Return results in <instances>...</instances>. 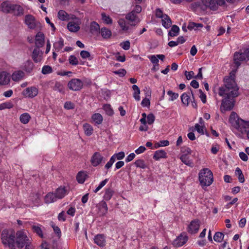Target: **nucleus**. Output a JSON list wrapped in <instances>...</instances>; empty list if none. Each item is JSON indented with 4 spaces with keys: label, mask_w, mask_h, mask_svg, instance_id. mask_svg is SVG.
Segmentation results:
<instances>
[{
    "label": "nucleus",
    "mask_w": 249,
    "mask_h": 249,
    "mask_svg": "<svg viewBox=\"0 0 249 249\" xmlns=\"http://www.w3.org/2000/svg\"><path fill=\"white\" fill-rule=\"evenodd\" d=\"M234 72L230 73V76L224 79V86L218 88V94L223 97L221 108L224 110H231L235 105V98L239 95V87L234 80Z\"/></svg>",
    "instance_id": "nucleus-1"
},
{
    "label": "nucleus",
    "mask_w": 249,
    "mask_h": 249,
    "mask_svg": "<svg viewBox=\"0 0 249 249\" xmlns=\"http://www.w3.org/2000/svg\"><path fill=\"white\" fill-rule=\"evenodd\" d=\"M1 240L2 244L10 249H16L15 232L12 231L4 230L1 233Z\"/></svg>",
    "instance_id": "nucleus-2"
},
{
    "label": "nucleus",
    "mask_w": 249,
    "mask_h": 249,
    "mask_svg": "<svg viewBox=\"0 0 249 249\" xmlns=\"http://www.w3.org/2000/svg\"><path fill=\"white\" fill-rule=\"evenodd\" d=\"M199 180L203 187L210 186L213 182V174L208 168H204L199 173Z\"/></svg>",
    "instance_id": "nucleus-3"
},
{
    "label": "nucleus",
    "mask_w": 249,
    "mask_h": 249,
    "mask_svg": "<svg viewBox=\"0 0 249 249\" xmlns=\"http://www.w3.org/2000/svg\"><path fill=\"white\" fill-rule=\"evenodd\" d=\"M15 245L18 248H22L29 242L30 238L22 231H18L16 233Z\"/></svg>",
    "instance_id": "nucleus-4"
},
{
    "label": "nucleus",
    "mask_w": 249,
    "mask_h": 249,
    "mask_svg": "<svg viewBox=\"0 0 249 249\" xmlns=\"http://www.w3.org/2000/svg\"><path fill=\"white\" fill-rule=\"evenodd\" d=\"M249 60V49H246L243 53L236 52L234 54V61L238 67L241 62Z\"/></svg>",
    "instance_id": "nucleus-5"
},
{
    "label": "nucleus",
    "mask_w": 249,
    "mask_h": 249,
    "mask_svg": "<svg viewBox=\"0 0 249 249\" xmlns=\"http://www.w3.org/2000/svg\"><path fill=\"white\" fill-rule=\"evenodd\" d=\"M202 3L212 10H216L218 6L225 5V0H202Z\"/></svg>",
    "instance_id": "nucleus-6"
},
{
    "label": "nucleus",
    "mask_w": 249,
    "mask_h": 249,
    "mask_svg": "<svg viewBox=\"0 0 249 249\" xmlns=\"http://www.w3.org/2000/svg\"><path fill=\"white\" fill-rule=\"evenodd\" d=\"M83 86L82 81L77 78L72 79L68 83L69 89L73 91L80 90Z\"/></svg>",
    "instance_id": "nucleus-7"
},
{
    "label": "nucleus",
    "mask_w": 249,
    "mask_h": 249,
    "mask_svg": "<svg viewBox=\"0 0 249 249\" xmlns=\"http://www.w3.org/2000/svg\"><path fill=\"white\" fill-rule=\"evenodd\" d=\"M236 128L242 133L249 130V121L238 118L235 121Z\"/></svg>",
    "instance_id": "nucleus-8"
},
{
    "label": "nucleus",
    "mask_w": 249,
    "mask_h": 249,
    "mask_svg": "<svg viewBox=\"0 0 249 249\" xmlns=\"http://www.w3.org/2000/svg\"><path fill=\"white\" fill-rule=\"evenodd\" d=\"M25 23L31 29H35L37 26L38 24H39L36 21L35 17L31 15H27L25 16Z\"/></svg>",
    "instance_id": "nucleus-9"
},
{
    "label": "nucleus",
    "mask_w": 249,
    "mask_h": 249,
    "mask_svg": "<svg viewBox=\"0 0 249 249\" xmlns=\"http://www.w3.org/2000/svg\"><path fill=\"white\" fill-rule=\"evenodd\" d=\"M38 93V89L35 87H31L26 88L22 92V94L26 97L34 98Z\"/></svg>",
    "instance_id": "nucleus-10"
},
{
    "label": "nucleus",
    "mask_w": 249,
    "mask_h": 249,
    "mask_svg": "<svg viewBox=\"0 0 249 249\" xmlns=\"http://www.w3.org/2000/svg\"><path fill=\"white\" fill-rule=\"evenodd\" d=\"M125 18L129 21V24L131 26H135L140 22V19L138 16L134 13V11H131L128 13Z\"/></svg>",
    "instance_id": "nucleus-11"
},
{
    "label": "nucleus",
    "mask_w": 249,
    "mask_h": 249,
    "mask_svg": "<svg viewBox=\"0 0 249 249\" xmlns=\"http://www.w3.org/2000/svg\"><path fill=\"white\" fill-rule=\"evenodd\" d=\"M188 240V236L184 233H181L174 241L173 244L176 247L183 246Z\"/></svg>",
    "instance_id": "nucleus-12"
},
{
    "label": "nucleus",
    "mask_w": 249,
    "mask_h": 249,
    "mask_svg": "<svg viewBox=\"0 0 249 249\" xmlns=\"http://www.w3.org/2000/svg\"><path fill=\"white\" fill-rule=\"evenodd\" d=\"M43 52L39 48H36L33 50L32 58L36 63L40 62L42 59Z\"/></svg>",
    "instance_id": "nucleus-13"
},
{
    "label": "nucleus",
    "mask_w": 249,
    "mask_h": 249,
    "mask_svg": "<svg viewBox=\"0 0 249 249\" xmlns=\"http://www.w3.org/2000/svg\"><path fill=\"white\" fill-rule=\"evenodd\" d=\"M103 160V157L99 153L95 152L92 156L90 161L93 166L99 165Z\"/></svg>",
    "instance_id": "nucleus-14"
},
{
    "label": "nucleus",
    "mask_w": 249,
    "mask_h": 249,
    "mask_svg": "<svg viewBox=\"0 0 249 249\" xmlns=\"http://www.w3.org/2000/svg\"><path fill=\"white\" fill-rule=\"evenodd\" d=\"M44 35L41 32H38L36 36L35 45L36 48H39L44 46L45 43Z\"/></svg>",
    "instance_id": "nucleus-15"
},
{
    "label": "nucleus",
    "mask_w": 249,
    "mask_h": 249,
    "mask_svg": "<svg viewBox=\"0 0 249 249\" xmlns=\"http://www.w3.org/2000/svg\"><path fill=\"white\" fill-rule=\"evenodd\" d=\"M199 228V223L198 220H194L191 221L188 227V231L191 233H196Z\"/></svg>",
    "instance_id": "nucleus-16"
},
{
    "label": "nucleus",
    "mask_w": 249,
    "mask_h": 249,
    "mask_svg": "<svg viewBox=\"0 0 249 249\" xmlns=\"http://www.w3.org/2000/svg\"><path fill=\"white\" fill-rule=\"evenodd\" d=\"M14 4H12L9 1H5L2 2L0 5L1 11L5 13H9L12 11Z\"/></svg>",
    "instance_id": "nucleus-17"
},
{
    "label": "nucleus",
    "mask_w": 249,
    "mask_h": 249,
    "mask_svg": "<svg viewBox=\"0 0 249 249\" xmlns=\"http://www.w3.org/2000/svg\"><path fill=\"white\" fill-rule=\"evenodd\" d=\"M94 243L98 246L103 247L106 245V239L103 234H99L96 235L94 238Z\"/></svg>",
    "instance_id": "nucleus-18"
},
{
    "label": "nucleus",
    "mask_w": 249,
    "mask_h": 249,
    "mask_svg": "<svg viewBox=\"0 0 249 249\" xmlns=\"http://www.w3.org/2000/svg\"><path fill=\"white\" fill-rule=\"evenodd\" d=\"M10 75L6 71H2L0 73V85H6L10 82Z\"/></svg>",
    "instance_id": "nucleus-19"
},
{
    "label": "nucleus",
    "mask_w": 249,
    "mask_h": 249,
    "mask_svg": "<svg viewBox=\"0 0 249 249\" xmlns=\"http://www.w3.org/2000/svg\"><path fill=\"white\" fill-rule=\"evenodd\" d=\"M24 76L25 73L19 70L14 71L11 75V78L13 81L18 82L22 79Z\"/></svg>",
    "instance_id": "nucleus-20"
},
{
    "label": "nucleus",
    "mask_w": 249,
    "mask_h": 249,
    "mask_svg": "<svg viewBox=\"0 0 249 249\" xmlns=\"http://www.w3.org/2000/svg\"><path fill=\"white\" fill-rule=\"evenodd\" d=\"M67 194V190L65 187H59L55 192V195L57 199H61L64 197Z\"/></svg>",
    "instance_id": "nucleus-21"
},
{
    "label": "nucleus",
    "mask_w": 249,
    "mask_h": 249,
    "mask_svg": "<svg viewBox=\"0 0 249 249\" xmlns=\"http://www.w3.org/2000/svg\"><path fill=\"white\" fill-rule=\"evenodd\" d=\"M11 13L17 16H20L23 14V9L19 5L14 4Z\"/></svg>",
    "instance_id": "nucleus-22"
},
{
    "label": "nucleus",
    "mask_w": 249,
    "mask_h": 249,
    "mask_svg": "<svg viewBox=\"0 0 249 249\" xmlns=\"http://www.w3.org/2000/svg\"><path fill=\"white\" fill-rule=\"evenodd\" d=\"M67 28L70 31L72 32H77L80 29L78 24L73 21L69 22L67 25Z\"/></svg>",
    "instance_id": "nucleus-23"
},
{
    "label": "nucleus",
    "mask_w": 249,
    "mask_h": 249,
    "mask_svg": "<svg viewBox=\"0 0 249 249\" xmlns=\"http://www.w3.org/2000/svg\"><path fill=\"white\" fill-rule=\"evenodd\" d=\"M162 24L166 29L171 27L172 21L167 15H164L163 18H162Z\"/></svg>",
    "instance_id": "nucleus-24"
},
{
    "label": "nucleus",
    "mask_w": 249,
    "mask_h": 249,
    "mask_svg": "<svg viewBox=\"0 0 249 249\" xmlns=\"http://www.w3.org/2000/svg\"><path fill=\"white\" fill-rule=\"evenodd\" d=\"M180 159L185 164L190 167H193L194 166L193 162L189 159V157L187 156L186 154H182L180 156Z\"/></svg>",
    "instance_id": "nucleus-25"
},
{
    "label": "nucleus",
    "mask_w": 249,
    "mask_h": 249,
    "mask_svg": "<svg viewBox=\"0 0 249 249\" xmlns=\"http://www.w3.org/2000/svg\"><path fill=\"white\" fill-rule=\"evenodd\" d=\"M166 157V153L162 150L156 151L153 156V158L158 160L161 158H165Z\"/></svg>",
    "instance_id": "nucleus-26"
},
{
    "label": "nucleus",
    "mask_w": 249,
    "mask_h": 249,
    "mask_svg": "<svg viewBox=\"0 0 249 249\" xmlns=\"http://www.w3.org/2000/svg\"><path fill=\"white\" fill-rule=\"evenodd\" d=\"M57 199L54 193H49L45 197V202L46 203H50L54 202Z\"/></svg>",
    "instance_id": "nucleus-27"
},
{
    "label": "nucleus",
    "mask_w": 249,
    "mask_h": 249,
    "mask_svg": "<svg viewBox=\"0 0 249 249\" xmlns=\"http://www.w3.org/2000/svg\"><path fill=\"white\" fill-rule=\"evenodd\" d=\"M91 119L97 124H100L103 122V117L100 113H94L92 115Z\"/></svg>",
    "instance_id": "nucleus-28"
},
{
    "label": "nucleus",
    "mask_w": 249,
    "mask_h": 249,
    "mask_svg": "<svg viewBox=\"0 0 249 249\" xmlns=\"http://www.w3.org/2000/svg\"><path fill=\"white\" fill-rule=\"evenodd\" d=\"M87 177V175L85 172L80 171L76 176V179L79 183H83Z\"/></svg>",
    "instance_id": "nucleus-29"
},
{
    "label": "nucleus",
    "mask_w": 249,
    "mask_h": 249,
    "mask_svg": "<svg viewBox=\"0 0 249 249\" xmlns=\"http://www.w3.org/2000/svg\"><path fill=\"white\" fill-rule=\"evenodd\" d=\"M53 89L54 91H57L63 94L65 92L63 85L60 82L58 81L55 82L54 86L53 87Z\"/></svg>",
    "instance_id": "nucleus-30"
},
{
    "label": "nucleus",
    "mask_w": 249,
    "mask_h": 249,
    "mask_svg": "<svg viewBox=\"0 0 249 249\" xmlns=\"http://www.w3.org/2000/svg\"><path fill=\"white\" fill-rule=\"evenodd\" d=\"M179 31V27L174 25L172 26L171 30L168 33V36H176L178 35Z\"/></svg>",
    "instance_id": "nucleus-31"
},
{
    "label": "nucleus",
    "mask_w": 249,
    "mask_h": 249,
    "mask_svg": "<svg viewBox=\"0 0 249 249\" xmlns=\"http://www.w3.org/2000/svg\"><path fill=\"white\" fill-rule=\"evenodd\" d=\"M100 26L95 21H93L90 24V32L92 34H97L99 32Z\"/></svg>",
    "instance_id": "nucleus-32"
},
{
    "label": "nucleus",
    "mask_w": 249,
    "mask_h": 249,
    "mask_svg": "<svg viewBox=\"0 0 249 249\" xmlns=\"http://www.w3.org/2000/svg\"><path fill=\"white\" fill-rule=\"evenodd\" d=\"M34 67L33 63L30 60H28L25 63L24 69L26 71L30 73L33 71Z\"/></svg>",
    "instance_id": "nucleus-33"
},
{
    "label": "nucleus",
    "mask_w": 249,
    "mask_h": 249,
    "mask_svg": "<svg viewBox=\"0 0 249 249\" xmlns=\"http://www.w3.org/2000/svg\"><path fill=\"white\" fill-rule=\"evenodd\" d=\"M132 89H133V90L134 91V92L133 93V97L135 98V99L136 101H140V89L136 85H133L132 86Z\"/></svg>",
    "instance_id": "nucleus-34"
},
{
    "label": "nucleus",
    "mask_w": 249,
    "mask_h": 249,
    "mask_svg": "<svg viewBox=\"0 0 249 249\" xmlns=\"http://www.w3.org/2000/svg\"><path fill=\"white\" fill-rule=\"evenodd\" d=\"M31 116L27 113L21 114L19 117L20 122L24 124H27L29 122Z\"/></svg>",
    "instance_id": "nucleus-35"
},
{
    "label": "nucleus",
    "mask_w": 249,
    "mask_h": 249,
    "mask_svg": "<svg viewBox=\"0 0 249 249\" xmlns=\"http://www.w3.org/2000/svg\"><path fill=\"white\" fill-rule=\"evenodd\" d=\"M83 128L85 133L87 136H90L92 134L93 128L88 124H85L83 125Z\"/></svg>",
    "instance_id": "nucleus-36"
},
{
    "label": "nucleus",
    "mask_w": 249,
    "mask_h": 249,
    "mask_svg": "<svg viewBox=\"0 0 249 249\" xmlns=\"http://www.w3.org/2000/svg\"><path fill=\"white\" fill-rule=\"evenodd\" d=\"M101 34L102 37L104 38H108L111 35V31L106 28H103L101 29Z\"/></svg>",
    "instance_id": "nucleus-37"
},
{
    "label": "nucleus",
    "mask_w": 249,
    "mask_h": 249,
    "mask_svg": "<svg viewBox=\"0 0 249 249\" xmlns=\"http://www.w3.org/2000/svg\"><path fill=\"white\" fill-rule=\"evenodd\" d=\"M235 174L238 177L239 181L241 183H243L245 181L244 176L243 174L242 170L238 167H237L235 170Z\"/></svg>",
    "instance_id": "nucleus-38"
},
{
    "label": "nucleus",
    "mask_w": 249,
    "mask_h": 249,
    "mask_svg": "<svg viewBox=\"0 0 249 249\" xmlns=\"http://www.w3.org/2000/svg\"><path fill=\"white\" fill-rule=\"evenodd\" d=\"M118 23L123 31L126 32L128 30L129 26L126 25V22L124 19H119Z\"/></svg>",
    "instance_id": "nucleus-39"
},
{
    "label": "nucleus",
    "mask_w": 249,
    "mask_h": 249,
    "mask_svg": "<svg viewBox=\"0 0 249 249\" xmlns=\"http://www.w3.org/2000/svg\"><path fill=\"white\" fill-rule=\"evenodd\" d=\"M190 97L186 93H184L181 96V100L182 104L185 106H188L189 103V100Z\"/></svg>",
    "instance_id": "nucleus-40"
},
{
    "label": "nucleus",
    "mask_w": 249,
    "mask_h": 249,
    "mask_svg": "<svg viewBox=\"0 0 249 249\" xmlns=\"http://www.w3.org/2000/svg\"><path fill=\"white\" fill-rule=\"evenodd\" d=\"M63 46V40L61 38H60L57 42H55L53 44V47L56 51H59Z\"/></svg>",
    "instance_id": "nucleus-41"
},
{
    "label": "nucleus",
    "mask_w": 249,
    "mask_h": 249,
    "mask_svg": "<svg viewBox=\"0 0 249 249\" xmlns=\"http://www.w3.org/2000/svg\"><path fill=\"white\" fill-rule=\"evenodd\" d=\"M58 18L61 20L68 19L69 15L64 10H60L58 13Z\"/></svg>",
    "instance_id": "nucleus-42"
},
{
    "label": "nucleus",
    "mask_w": 249,
    "mask_h": 249,
    "mask_svg": "<svg viewBox=\"0 0 249 249\" xmlns=\"http://www.w3.org/2000/svg\"><path fill=\"white\" fill-rule=\"evenodd\" d=\"M107 203L102 201L99 206V210L102 214H105L107 212Z\"/></svg>",
    "instance_id": "nucleus-43"
},
{
    "label": "nucleus",
    "mask_w": 249,
    "mask_h": 249,
    "mask_svg": "<svg viewBox=\"0 0 249 249\" xmlns=\"http://www.w3.org/2000/svg\"><path fill=\"white\" fill-rule=\"evenodd\" d=\"M114 192L110 188L106 190V192L104 196V198L106 200H109L112 197Z\"/></svg>",
    "instance_id": "nucleus-44"
},
{
    "label": "nucleus",
    "mask_w": 249,
    "mask_h": 249,
    "mask_svg": "<svg viewBox=\"0 0 249 249\" xmlns=\"http://www.w3.org/2000/svg\"><path fill=\"white\" fill-rule=\"evenodd\" d=\"M224 237V235L222 232H217L214 235L213 239L217 242H221L223 239Z\"/></svg>",
    "instance_id": "nucleus-45"
},
{
    "label": "nucleus",
    "mask_w": 249,
    "mask_h": 249,
    "mask_svg": "<svg viewBox=\"0 0 249 249\" xmlns=\"http://www.w3.org/2000/svg\"><path fill=\"white\" fill-rule=\"evenodd\" d=\"M102 20L107 24H111L112 23V20L110 17L103 13L101 14Z\"/></svg>",
    "instance_id": "nucleus-46"
},
{
    "label": "nucleus",
    "mask_w": 249,
    "mask_h": 249,
    "mask_svg": "<svg viewBox=\"0 0 249 249\" xmlns=\"http://www.w3.org/2000/svg\"><path fill=\"white\" fill-rule=\"evenodd\" d=\"M134 164L137 167H139L142 169H144L146 167V165L144 163V161L143 160H138L135 161Z\"/></svg>",
    "instance_id": "nucleus-47"
},
{
    "label": "nucleus",
    "mask_w": 249,
    "mask_h": 249,
    "mask_svg": "<svg viewBox=\"0 0 249 249\" xmlns=\"http://www.w3.org/2000/svg\"><path fill=\"white\" fill-rule=\"evenodd\" d=\"M53 70L51 67L48 65L44 66L42 69V73L43 74H47L52 73Z\"/></svg>",
    "instance_id": "nucleus-48"
},
{
    "label": "nucleus",
    "mask_w": 249,
    "mask_h": 249,
    "mask_svg": "<svg viewBox=\"0 0 249 249\" xmlns=\"http://www.w3.org/2000/svg\"><path fill=\"white\" fill-rule=\"evenodd\" d=\"M13 107V105L11 102H5L0 105V110H3L6 108H11Z\"/></svg>",
    "instance_id": "nucleus-49"
},
{
    "label": "nucleus",
    "mask_w": 249,
    "mask_h": 249,
    "mask_svg": "<svg viewBox=\"0 0 249 249\" xmlns=\"http://www.w3.org/2000/svg\"><path fill=\"white\" fill-rule=\"evenodd\" d=\"M103 108L108 115L111 116L113 114V110L109 105H104Z\"/></svg>",
    "instance_id": "nucleus-50"
},
{
    "label": "nucleus",
    "mask_w": 249,
    "mask_h": 249,
    "mask_svg": "<svg viewBox=\"0 0 249 249\" xmlns=\"http://www.w3.org/2000/svg\"><path fill=\"white\" fill-rule=\"evenodd\" d=\"M69 61L72 65H77L78 64V60L74 55H71L69 58Z\"/></svg>",
    "instance_id": "nucleus-51"
},
{
    "label": "nucleus",
    "mask_w": 249,
    "mask_h": 249,
    "mask_svg": "<svg viewBox=\"0 0 249 249\" xmlns=\"http://www.w3.org/2000/svg\"><path fill=\"white\" fill-rule=\"evenodd\" d=\"M167 94L170 96L169 100L174 101L178 97V94L177 93L173 92L171 90H169L167 92Z\"/></svg>",
    "instance_id": "nucleus-52"
},
{
    "label": "nucleus",
    "mask_w": 249,
    "mask_h": 249,
    "mask_svg": "<svg viewBox=\"0 0 249 249\" xmlns=\"http://www.w3.org/2000/svg\"><path fill=\"white\" fill-rule=\"evenodd\" d=\"M32 229L36 232L40 237H43V234L41 228L37 226L33 225L32 226Z\"/></svg>",
    "instance_id": "nucleus-53"
},
{
    "label": "nucleus",
    "mask_w": 249,
    "mask_h": 249,
    "mask_svg": "<svg viewBox=\"0 0 249 249\" xmlns=\"http://www.w3.org/2000/svg\"><path fill=\"white\" fill-rule=\"evenodd\" d=\"M121 46L125 50H128L130 49V43L129 41H125L121 44Z\"/></svg>",
    "instance_id": "nucleus-54"
},
{
    "label": "nucleus",
    "mask_w": 249,
    "mask_h": 249,
    "mask_svg": "<svg viewBox=\"0 0 249 249\" xmlns=\"http://www.w3.org/2000/svg\"><path fill=\"white\" fill-rule=\"evenodd\" d=\"M115 156H112L111 158L110 159V160L108 162H107V163L105 165V168L107 169L110 168L111 166L112 165L113 163L115 162Z\"/></svg>",
    "instance_id": "nucleus-55"
},
{
    "label": "nucleus",
    "mask_w": 249,
    "mask_h": 249,
    "mask_svg": "<svg viewBox=\"0 0 249 249\" xmlns=\"http://www.w3.org/2000/svg\"><path fill=\"white\" fill-rule=\"evenodd\" d=\"M108 181V179H105L103 181H102L99 186L96 188V189L94 191V193H97L98 191H99L102 187H103L106 184Z\"/></svg>",
    "instance_id": "nucleus-56"
},
{
    "label": "nucleus",
    "mask_w": 249,
    "mask_h": 249,
    "mask_svg": "<svg viewBox=\"0 0 249 249\" xmlns=\"http://www.w3.org/2000/svg\"><path fill=\"white\" fill-rule=\"evenodd\" d=\"M146 119L147 123L149 124H151L155 121V116L153 114L151 113L148 115Z\"/></svg>",
    "instance_id": "nucleus-57"
},
{
    "label": "nucleus",
    "mask_w": 249,
    "mask_h": 249,
    "mask_svg": "<svg viewBox=\"0 0 249 249\" xmlns=\"http://www.w3.org/2000/svg\"><path fill=\"white\" fill-rule=\"evenodd\" d=\"M195 129L200 134H204V127L203 126H201L198 124H195Z\"/></svg>",
    "instance_id": "nucleus-58"
},
{
    "label": "nucleus",
    "mask_w": 249,
    "mask_h": 249,
    "mask_svg": "<svg viewBox=\"0 0 249 249\" xmlns=\"http://www.w3.org/2000/svg\"><path fill=\"white\" fill-rule=\"evenodd\" d=\"M80 55L83 59L87 58L90 57V53L87 51H81L80 52Z\"/></svg>",
    "instance_id": "nucleus-59"
},
{
    "label": "nucleus",
    "mask_w": 249,
    "mask_h": 249,
    "mask_svg": "<svg viewBox=\"0 0 249 249\" xmlns=\"http://www.w3.org/2000/svg\"><path fill=\"white\" fill-rule=\"evenodd\" d=\"M113 73L116 74H118L120 76H124L126 73V71L124 69H122L118 71H114Z\"/></svg>",
    "instance_id": "nucleus-60"
},
{
    "label": "nucleus",
    "mask_w": 249,
    "mask_h": 249,
    "mask_svg": "<svg viewBox=\"0 0 249 249\" xmlns=\"http://www.w3.org/2000/svg\"><path fill=\"white\" fill-rule=\"evenodd\" d=\"M184 74H185L187 79H188V80H190L192 78H194V77H195L194 76V72L193 71H190L189 72L185 71Z\"/></svg>",
    "instance_id": "nucleus-61"
},
{
    "label": "nucleus",
    "mask_w": 249,
    "mask_h": 249,
    "mask_svg": "<svg viewBox=\"0 0 249 249\" xmlns=\"http://www.w3.org/2000/svg\"><path fill=\"white\" fill-rule=\"evenodd\" d=\"M125 154L124 152H120L116 154H114L113 156H115V159H117L118 160H122L124 157Z\"/></svg>",
    "instance_id": "nucleus-62"
},
{
    "label": "nucleus",
    "mask_w": 249,
    "mask_h": 249,
    "mask_svg": "<svg viewBox=\"0 0 249 249\" xmlns=\"http://www.w3.org/2000/svg\"><path fill=\"white\" fill-rule=\"evenodd\" d=\"M199 92L200 93L199 97L201 99L202 102L203 103H205L206 102V95L201 89H199Z\"/></svg>",
    "instance_id": "nucleus-63"
},
{
    "label": "nucleus",
    "mask_w": 249,
    "mask_h": 249,
    "mask_svg": "<svg viewBox=\"0 0 249 249\" xmlns=\"http://www.w3.org/2000/svg\"><path fill=\"white\" fill-rule=\"evenodd\" d=\"M74 105L71 102H66L64 105V107L67 109H71L74 108Z\"/></svg>",
    "instance_id": "nucleus-64"
}]
</instances>
